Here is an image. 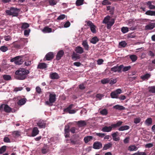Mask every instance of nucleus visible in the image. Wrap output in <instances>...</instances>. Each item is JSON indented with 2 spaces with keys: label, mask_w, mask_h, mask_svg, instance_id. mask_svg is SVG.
Returning a JSON list of instances; mask_svg holds the SVG:
<instances>
[{
  "label": "nucleus",
  "mask_w": 155,
  "mask_h": 155,
  "mask_svg": "<svg viewBox=\"0 0 155 155\" xmlns=\"http://www.w3.org/2000/svg\"><path fill=\"white\" fill-rule=\"evenodd\" d=\"M113 108L119 110H124L125 108L122 106L117 104L113 107Z\"/></svg>",
  "instance_id": "31"
},
{
  "label": "nucleus",
  "mask_w": 155,
  "mask_h": 155,
  "mask_svg": "<svg viewBox=\"0 0 155 155\" xmlns=\"http://www.w3.org/2000/svg\"><path fill=\"white\" fill-rule=\"evenodd\" d=\"M93 148L96 149H99L102 147V143L99 142H95L93 144Z\"/></svg>",
  "instance_id": "14"
},
{
  "label": "nucleus",
  "mask_w": 155,
  "mask_h": 155,
  "mask_svg": "<svg viewBox=\"0 0 155 155\" xmlns=\"http://www.w3.org/2000/svg\"><path fill=\"white\" fill-rule=\"evenodd\" d=\"M141 120L140 118L139 117L135 118L134 119V122L135 124H137L139 123Z\"/></svg>",
  "instance_id": "50"
},
{
  "label": "nucleus",
  "mask_w": 155,
  "mask_h": 155,
  "mask_svg": "<svg viewBox=\"0 0 155 155\" xmlns=\"http://www.w3.org/2000/svg\"><path fill=\"white\" fill-rule=\"evenodd\" d=\"M64 52L62 50H60L58 51L56 56V59L57 60H60L64 54Z\"/></svg>",
  "instance_id": "17"
},
{
  "label": "nucleus",
  "mask_w": 155,
  "mask_h": 155,
  "mask_svg": "<svg viewBox=\"0 0 155 155\" xmlns=\"http://www.w3.org/2000/svg\"><path fill=\"white\" fill-rule=\"evenodd\" d=\"M75 51L76 53L79 54H82L84 52V49L82 47L79 46L76 48Z\"/></svg>",
  "instance_id": "20"
},
{
  "label": "nucleus",
  "mask_w": 155,
  "mask_h": 155,
  "mask_svg": "<svg viewBox=\"0 0 155 155\" xmlns=\"http://www.w3.org/2000/svg\"><path fill=\"white\" fill-rule=\"evenodd\" d=\"M102 4L104 5H107L111 4V2L108 0H104L102 2Z\"/></svg>",
  "instance_id": "47"
},
{
  "label": "nucleus",
  "mask_w": 155,
  "mask_h": 155,
  "mask_svg": "<svg viewBox=\"0 0 155 155\" xmlns=\"http://www.w3.org/2000/svg\"><path fill=\"white\" fill-rule=\"evenodd\" d=\"M0 111L9 113L11 111L12 109L7 104H3L0 106Z\"/></svg>",
  "instance_id": "6"
},
{
  "label": "nucleus",
  "mask_w": 155,
  "mask_h": 155,
  "mask_svg": "<svg viewBox=\"0 0 155 155\" xmlns=\"http://www.w3.org/2000/svg\"><path fill=\"white\" fill-rule=\"evenodd\" d=\"M123 67L124 65L122 64L120 65L119 66H118V65H117L116 66L111 68H110V71L114 72H121V69Z\"/></svg>",
  "instance_id": "8"
},
{
  "label": "nucleus",
  "mask_w": 155,
  "mask_h": 155,
  "mask_svg": "<svg viewBox=\"0 0 155 155\" xmlns=\"http://www.w3.org/2000/svg\"><path fill=\"white\" fill-rule=\"evenodd\" d=\"M118 134V132H116L112 134L113 139L115 141H117L120 140V138L119 137H117Z\"/></svg>",
  "instance_id": "18"
},
{
  "label": "nucleus",
  "mask_w": 155,
  "mask_h": 155,
  "mask_svg": "<svg viewBox=\"0 0 155 155\" xmlns=\"http://www.w3.org/2000/svg\"><path fill=\"white\" fill-rule=\"evenodd\" d=\"M70 23L69 21H67L66 22L64 25V28H68L70 26Z\"/></svg>",
  "instance_id": "63"
},
{
  "label": "nucleus",
  "mask_w": 155,
  "mask_h": 155,
  "mask_svg": "<svg viewBox=\"0 0 155 155\" xmlns=\"http://www.w3.org/2000/svg\"><path fill=\"white\" fill-rule=\"evenodd\" d=\"M48 2L49 5L51 6L54 5L57 3V0H49Z\"/></svg>",
  "instance_id": "42"
},
{
  "label": "nucleus",
  "mask_w": 155,
  "mask_h": 155,
  "mask_svg": "<svg viewBox=\"0 0 155 155\" xmlns=\"http://www.w3.org/2000/svg\"><path fill=\"white\" fill-rule=\"evenodd\" d=\"M0 50L3 52H5L8 50V48L7 47L3 46L1 47Z\"/></svg>",
  "instance_id": "45"
},
{
  "label": "nucleus",
  "mask_w": 155,
  "mask_h": 155,
  "mask_svg": "<svg viewBox=\"0 0 155 155\" xmlns=\"http://www.w3.org/2000/svg\"><path fill=\"white\" fill-rule=\"evenodd\" d=\"M119 45L122 47H125L127 45V43L125 41H122L119 43Z\"/></svg>",
  "instance_id": "57"
},
{
  "label": "nucleus",
  "mask_w": 155,
  "mask_h": 155,
  "mask_svg": "<svg viewBox=\"0 0 155 155\" xmlns=\"http://www.w3.org/2000/svg\"><path fill=\"white\" fill-rule=\"evenodd\" d=\"M42 31L45 33H49L51 32L52 29L48 27H46L42 30Z\"/></svg>",
  "instance_id": "24"
},
{
  "label": "nucleus",
  "mask_w": 155,
  "mask_h": 155,
  "mask_svg": "<svg viewBox=\"0 0 155 155\" xmlns=\"http://www.w3.org/2000/svg\"><path fill=\"white\" fill-rule=\"evenodd\" d=\"M4 141L6 143H10L11 142L9 138L7 137H5L4 139Z\"/></svg>",
  "instance_id": "64"
},
{
  "label": "nucleus",
  "mask_w": 155,
  "mask_h": 155,
  "mask_svg": "<svg viewBox=\"0 0 155 155\" xmlns=\"http://www.w3.org/2000/svg\"><path fill=\"white\" fill-rule=\"evenodd\" d=\"M117 80L116 78L114 79H110L109 84H113L116 83Z\"/></svg>",
  "instance_id": "56"
},
{
  "label": "nucleus",
  "mask_w": 155,
  "mask_h": 155,
  "mask_svg": "<svg viewBox=\"0 0 155 155\" xmlns=\"http://www.w3.org/2000/svg\"><path fill=\"white\" fill-rule=\"evenodd\" d=\"M152 2L149 1L147 3V5L150 9H155V6L152 4Z\"/></svg>",
  "instance_id": "25"
},
{
  "label": "nucleus",
  "mask_w": 155,
  "mask_h": 155,
  "mask_svg": "<svg viewBox=\"0 0 155 155\" xmlns=\"http://www.w3.org/2000/svg\"><path fill=\"white\" fill-rule=\"evenodd\" d=\"M37 125L40 128H44L46 126V122L45 121L42 120H39L36 123Z\"/></svg>",
  "instance_id": "10"
},
{
  "label": "nucleus",
  "mask_w": 155,
  "mask_h": 155,
  "mask_svg": "<svg viewBox=\"0 0 155 155\" xmlns=\"http://www.w3.org/2000/svg\"><path fill=\"white\" fill-rule=\"evenodd\" d=\"M110 79L109 78H106L104 79L101 80V82L103 84H105L107 83H109Z\"/></svg>",
  "instance_id": "41"
},
{
  "label": "nucleus",
  "mask_w": 155,
  "mask_h": 155,
  "mask_svg": "<svg viewBox=\"0 0 155 155\" xmlns=\"http://www.w3.org/2000/svg\"><path fill=\"white\" fill-rule=\"evenodd\" d=\"M54 57L53 53L50 52L47 53L45 56L46 60L50 61Z\"/></svg>",
  "instance_id": "13"
},
{
  "label": "nucleus",
  "mask_w": 155,
  "mask_h": 155,
  "mask_svg": "<svg viewBox=\"0 0 155 155\" xmlns=\"http://www.w3.org/2000/svg\"><path fill=\"white\" fill-rule=\"evenodd\" d=\"M145 14L150 16H155V11H152L151 10L147 11L146 12Z\"/></svg>",
  "instance_id": "34"
},
{
  "label": "nucleus",
  "mask_w": 155,
  "mask_h": 155,
  "mask_svg": "<svg viewBox=\"0 0 155 155\" xmlns=\"http://www.w3.org/2000/svg\"><path fill=\"white\" fill-rule=\"evenodd\" d=\"M95 135L97 136L100 137L102 138L104 137L105 135V134L104 133H95Z\"/></svg>",
  "instance_id": "59"
},
{
  "label": "nucleus",
  "mask_w": 155,
  "mask_h": 155,
  "mask_svg": "<svg viewBox=\"0 0 155 155\" xmlns=\"http://www.w3.org/2000/svg\"><path fill=\"white\" fill-rule=\"evenodd\" d=\"M82 45L83 47L84 48L85 50H88L89 49V45L88 44L86 40L84 41L82 43Z\"/></svg>",
  "instance_id": "28"
},
{
  "label": "nucleus",
  "mask_w": 155,
  "mask_h": 155,
  "mask_svg": "<svg viewBox=\"0 0 155 155\" xmlns=\"http://www.w3.org/2000/svg\"><path fill=\"white\" fill-rule=\"evenodd\" d=\"M65 17V15L64 14H62L59 16L58 18L57 19L58 20H61L64 19Z\"/></svg>",
  "instance_id": "61"
},
{
  "label": "nucleus",
  "mask_w": 155,
  "mask_h": 155,
  "mask_svg": "<svg viewBox=\"0 0 155 155\" xmlns=\"http://www.w3.org/2000/svg\"><path fill=\"white\" fill-rule=\"evenodd\" d=\"M93 137L92 136H88L85 137L84 138V140L85 143H87L89 142L92 140Z\"/></svg>",
  "instance_id": "23"
},
{
  "label": "nucleus",
  "mask_w": 155,
  "mask_h": 155,
  "mask_svg": "<svg viewBox=\"0 0 155 155\" xmlns=\"http://www.w3.org/2000/svg\"><path fill=\"white\" fill-rule=\"evenodd\" d=\"M130 58L131 59L133 62H134L136 61L137 59V56L134 54H132L130 55Z\"/></svg>",
  "instance_id": "35"
},
{
  "label": "nucleus",
  "mask_w": 155,
  "mask_h": 155,
  "mask_svg": "<svg viewBox=\"0 0 155 155\" xmlns=\"http://www.w3.org/2000/svg\"><path fill=\"white\" fill-rule=\"evenodd\" d=\"M100 113L103 115H106L107 114V111L106 109H104L101 110Z\"/></svg>",
  "instance_id": "46"
},
{
  "label": "nucleus",
  "mask_w": 155,
  "mask_h": 155,
  "mask_svg": "<svg viewBox=\"0 0 155 155\" xmlns=\"http://www.w3.org/2000/svg\"><path fill=\"white\" fill-rule=\"evenodd\" d=\"M29 71L24 68H20L15 72V78L16 79L19 80H23L26 78L27 75L29 73Z\"/></svg>",
  "instance_id": "1"
},
{
  "label": "nucleus",
  "mask_w": 155,
  "mask_h": 155,
  "mask_svg": "<svg viewBox=\"0 0 155 155\" xmlns=\"http://www.w3.org/2000/svg\"><path fill=\"white\" fill-rule=\"evenodd\" d=\"M72 59L75 60L77 59H79L80 58V56L76 54H74L72 56Z\"/></svg>",
  "instance_id": "52"
},
{
  "label": "nucleus",
  "mask_w": 155,
  "mask_h": 155,
  "mask_svg": "<svg viewBox=\"0 0 155 155\" xmlns=\"http://www.w3.org/2000/svg\"><path fill=\"white\" fill-rule=\"evenodd\" d=\"M12 135L15 137H18L20 135V132L18 131H14L12 133Z\"/></svg>",
  "instance_id": "55"
},
{
  "label": "nucleus",
  "mask_w": 155,
  "mask_h": 155,
  "mask_svg": "<svg viewBox=\"0 0 155 155\" xmlns=\"http://www.w3.org/2000/svg\"><path fill=\"white\" fill-rule=\"evenodd\" d=\"M112 144L111 143H109L104 145L103 147V150H107L112 147Z\"/></svg>",
  "instance_id": "30"
},
{
  "label": "nucleus",
  "mask_w": 155,
  "mask_h": 155,
  "mask_svg": "<svg viewBox=\"0 0 155 155\" xmlns=\"http://www.w3.org/2000/svg\"><path fill=\"white\" fill-rule=\"evenodd\" d=\"M149 91L152 93H155V86L149 87H148Z\"/></svg>",
  "instance_id": "44"
},
{
  "label": "nucleus",
  "mask_w": 155,
  "mask_h": 155,
  "mask_svg": "<svg viewBox=\"0 0 155 155\" xmlns=\"http://www.w3.org/2000/svg\"><path fill=\"white\" fill-rule=\"evenodd\" d=\"M130 128V127L128 125H124L120 127L118 130L120 131H122L127 130Z\"/></svg>",
  "instance_id": "26"
},
{
  "label": "nucleus",
  "mask_w": 155,
  "mask_h": 155,
  "mask_svg": "<svg viewBox=\"0 0 155 155\" xmlns=\"http://www.w3.org/2000/svg\"><path fill=\"white\" fill-rule=\"evenodd\" d=\"M70 126L68 125H66L64 127L65 137L66 138L69 137V133L70 131L69 130Z\"/></svg>",
  "instance_id": "12"
},
{
  "label": "nucleus",
  "mask_w": 155,
  "mask_h": 155,
  "mask_svg": "<svg viewBox=\"0 0 155 155\" xmlns=\"http://www.w3.org/2000/svg\"><path fill=\"white\" fill-rule=\"evenodd\" d=\"M26 101V99L25 98H21L18 100L17 104L19 106H22L25 103Z\"/></svg>",
  "instance_id": "22"
},
{
  "label": "nucleus",
  "mask_w": 155,
  "mask_h": 155,
  "mask_svg": "<svg viewBox=\"0 0 155 155\" xmlns=\"http://www.w3.org/2000/svg\"><path fill=\"white\" fill-rule=\"evenodd\" d=\"M113 128V127L112 126V125L111 126L107 127L105 126L102 128L101 130L103 132H110L112 130V129Z\"/></svg>",
  "instance_id": "15"
},
{
  "label": "nucleus",
  "mask_w": 155,
  "mask_h": 155,
  "mask_svg": "<svg viewBox=\"0 0 155 155\" xmlns=\"http://www.w3.org/2000/svg\"><path fill=\"white\" fill-rule=\"evenodd\" d=\"M29 25L28 23H22V25L21 27V28L22 29H25L29 27Z\"/></svg>",
  "instance_id": "43"
},
{
  "label": "nucleus",
  "mask_w": 155,
  "mask_h": 155,
  "mask_svg": "<svg viewBox=\"0 0 155 155\" xmlns=\"http://www.w3.org/2000/svg\"><path fill=\"white\" fill-rule=\"evenodd\" d=\"M150 75L149 74H147L143 75L141 76V78L143 80H145L148 79L150 77Z\"/></svg>",
  "instance_id": "36"
},
{
  "label": "nucleus",
  "mask_w": 155,
  "mask_h": 155,
  "mask_svg": "<svg viewBox=\"0 0 155 155\" xmlns=\"http://www.w3.org/2000/svg\"><path fill=\"white\" fill-rule=\"evenodd\" d=\"M18 9L17 8H11L10 10H6V13L8 15L17 16L18 15Z\"/></svg>",
  "instance_id": "4"
},
{
  "label": "nucleus",
  "mask_w": 155,
  "mask_h": 155,
  "mask_svg": "<svg viewBox=\"0 0 155 155\" xmlns=\"http://www.w3.org/2000/svg\"><path fill=\"white\" fill-rule=\"evenodd\" d=\"M127 23L128 25L131 26L134 25V23L133 20L130 19L127 21Z\"/></svg>",
  "instance_id": "48"
},
{
  "label": "nucleus",
  "mask_w": 155,
  "mask_h": 155,
  "mask_svg": "<svg viewBox=\"0 0 155 155\" xmlns=\"http://www.w3.org/2000/svg\"><path fill=\"white\" fill-rule=\"evenodd\" d=\"M6 150L5 146H3L0 149V154H2L5 152Z\"/></svg>",
  "instance_id": "54"
},
{
  "label": "nucleus",
  "mask_w": 155,
  "mask_h": 155,
  "mask_svg": "<svg viewBox=\"0 0 155 155\" xmlns=\"http://www.w3.org/2000/svg\"><path fill=\"white\" fill-rule=\"evenodd\" d=\"M121 92V90L120 89H118L111 93L110 96L111 97L113 98H118V94H120Z\"/></svg>",
  "instance_id": "7"
},
{
  "label": "nucleus",
  "mask_w": 155,
  "mask_h": 155,
  "mask_svg": "<svg viewBox=\"0 0 155 155\" xmlns=\"http://www.w3.org/2000/svg\"><path fill=\"white\" fill-rule=\"evenodd\" d=\"M121 31L123 33L125 34L128 31L129 28L127 27H123L121 28Z\"/></svg>",
  "instance_id": "39"
},
{
  "label": "nucleus",
  "mask_w": 155,
  "mask_h": 155,
  "mask_svg": "<svg viewBox=\"0 0 155 155\" xmlns=\"http://www.w3.org/2000/svg\"><path fill=\"white\" fill-rule=\"evenodd\" d=\"M43 154H45L48 151V149L46 147H44L41 150Z\"/></svg>",
  "instance_id": "49"
},
{
  "label": "nucleus",
  "mask_w": 155,
  "mask_h": 155,
  "mask_svg": "<svg viewBox=\"0 0 155 155\" xmlns=\"http://www.w3.org/2000/svg\"><path fill=\"white\" fill-rule=\"evenodd\" d=\"M155 27L154 24H149L145 26V28L147 30H151L153 29Z\"/></svg>",
  "instance_id": "33"
},
{
  "label": "nucleus",
  "mask_w": 155,
  "mask_h": 155,
  "mask_svg": "<svg viewBox=\"0 0 155 155\" xmlns=\"http://www.w3.org/2000/svg\"><path fill=\"white\" fill-rule=\"evenodd\" d=\"M103 23H107V27L108 29H110L114 23V20L111 18L110 16H108L105 17L103 21Z\"/></svg>",
  "instance_id": "3"
},
{
  "label": "nucleus",
  "mask_w": 155,
  "mask_h": 155,
  "mask_svg": "<svg viewBox=\"0 0 155 155\" xmlns=\"http://www.w3.org/2000/svg\"><path fill=\"white\" fill-rule=\"evenodd\" d=\"M123 122L121 121H118L116 124H112V126L113 128H115L117 127H119L122 124Z\"/></svg>",
  "instance_id": "32"
},
{
  "label": "nucleus",
  "mask_w": 155,
  "mask_h": 155,
  "mask_svg": "<svg viewBox=\"0 0 155 155\" xmlns=\"http://www.w3.org/2000/svg\"><path fill=\"white\" fill-rule=\"evenodd\" d=\"M39 132L38 130L37 127H34L32 130V137H35L38 135Z\"/></svg>",
  "instance_id": "19"
},
{
  "label": "nucleus",
  "mask_w": 155,
  "mask_h": 155,
  "mask_svg": "<svg viewBox=\"0 0 155 155\" xmlns=\"http://www.w3.org/2000/svg\"><path fill=\"white\" fill-rule=\"evenodd\" d=\"M49 94L48 100L46 101L45 104L49 106H51L53 105V104L56 101V94L54 92H47V94Z\"/></svg>",
  "instance_id": "2"
},
{
  "label": "nucleus",
  "mask_w": 155,
  "mask_h": 155,
  "mask_svg": "<svg viewBox=\"0 0 155 155\" xmlns=\"http://www.w3.org/2000/svg\"><path fill=\"white\" fill-rule=\"evenodd\" d=\"M152 123V120L151 118H149L146 120L145 121V124L147 126H149Z\"/></svg>",
  "instance_id": "27"
},
{
  "label": "nucleus",
  "mask_w": 155,
  "mask_h": 155,
  "mask_svg": "<svg viewBox=\"0 0 155 155\" xmlns=\"http://www.w3.org/2000/svg\"><path fill=\"white\" fill-rule=\"evenodd\" d=\"M98 41L99 39L97 37H94L91 39L90 42L93 44H95Z\"/></svg>",
  "instance_id": "37"
},
{
  "label": "nucleus",
  "mask_w": 155,
  "mask_h": 155,
  "mask_svg": "<svg viewBox=\"0 0 155 155\" xmlns=\"http://www.w3.org/2000/svg\"><path fill=\"white\" fill-rule=\"evenodd\" d=\"M76 123L78 127H84L86 125L87 122L86 121L81 120L76 122Z\"/></svg>",
  "instance_id": "11"
},
{
  "label": "nucleus",
  "mask_w": 155,
  "mask_h": 155,
  "mask_svg": "<svg viewBox=\"0 0 155 155\" xmlns=\"http://www.w3.org/2000/svg\"><path fill=\"white\" fill-rule=\"evenodd\" d=\"M22 56H18L12 58L10 61L11 62H15V63L17 65H21L22 64L23 60L22 58Z\"/></svg>",
  "instance_id": "5"
},
{
  "label": "nucleus",
  "mask_w": 155,
  "mask_h": 155,
  "mask_svg": "<svg viewBox=\"0 0 155 155\" xmlns=\"http://www.w3.org/2000/svg\"><path fill=\"white\" fill-rule=\"evenodd\" d=\"M138 148L135 145H130L128 147V150L130 151H135L137 150Z\"/></svg>",
  "instance_id": "29"
},
{
  "label": "nucleus",
  "mask_w": 155,
  "mask_h": 155,
  "mask_svg": "<svg viewBox=\"0 0 155 155\" xmlns=\"http://www.w3.org/2000/svg\"><path fill=\"white\" fill-rule=\"evenodd\" d=\"M36 92L39 94H40L42 93V91L41 89L39 86H37L35 88Z\"/></svg>",
  "instance_id": "58"
},
{
  "label": "nucleus",
  "mask_w": 155,
  "mask_h": 155,
  "mask_svg": "<svg viewBox=\"0 0 155 155\" xmlns=\"http://www.w3.org/2000/svg\"><path fill=\"white\" fill-rule=\"evenodd\" d=\"M30 31V30L29 29L25 30L24 32V34L26 36H28L29 35Z\"/></svg>",
  "instance_id": "60"
},
{
  "label": "nucleus",
  "mask_w": 155,
  "mask_h": 155,
  "mask_svg": "<svg viewBox=\"0 0 155 155\" xmlns=\"http://www.w3.org/2000/svg\"><path fill=\"white\" fill-rule=\"evenodd\" d=\"M77 130H78V129L77 128L74 127H73L71 128L70 131L72 134H74L77 132L76 131Z\"/></svg>",
  "instance_id": "53"
},
{
  "label": "nucleus",
  "mask_w": 155,
  "mask_h": 155,
  "mask_svg": "<svg viewBox=\"0 0 155 155\" xmlns=\"http://www.w3.org/2000/svg\"><path fill=\"white\" fill-rule=\"evenodd\" d=\"M87 25L90 27L91 30L93 33H95L96 32V27L91 21H87Z\"/></svg>",
  "instance_id": "9"
},
{
  "label": "nucleus",
  "mask_w": 155,
  "mask_h": 155,
  "mask_svg": "<svg viewBox=\"0 0 155 155\" xmlns=\"http://www.w3.org/2000/svg\"><path fill=\"white\" fill-rule=\"evenodd\" d=\"M47 68L46 64L44 63H39L38 65L37 68L40 69H45Z\"/></svg>",
  "instance_id": "21"
},
{
  "label": "nucleus",
  "mask_w": 155,
  "mask_h": 155,
  "mask_svg": "<svg viewBox=\"0 0 155 155\" xmlns=\"http://www.w3.org/2000/svg\"><path fill=\"white\" fill-rule=\"evenodd\" d=\"M3 78L4 80L5 81H8L11 80V77L10 75H4Z\"/></svg>",
  "instance_id": "40"
},
{
  "label": "nucleus",
  "mask_w": 155,
  "mask_h": 155,
  "mask_svg": "<svg viewBox=\"0 0 155 155\" xmlns=\"http://www.w3.org/2000/svg\"><path fill=\"white\" fill-rule=\"evenodd\" d=\"M50 77L52 79H57L59 78V76L56 73L52 72L50 73Z\"/></svg>",
  "instance_id": "16"
},
{
  "label": "nucleus",
  "mask_w": 155,
  "mask_h": 155,
  "mask_svg": "<svg viewBox=\"0 0 155 155\" xmlns=\"http://www.w3.org/2000/svg\"><path fill=\"white\" fill-rule=\"evenodd\" d=\"M84 0H77L76 5L77 6H80L83 4Z\"/></svg>",
  "instance_id": "38"
},
{
  "label": "nucleus",
  "mask_w": 155,
  "mask_h": 155,
  "mask_svg": "<svg viewBox=\"0 0 155 155\" xmlns=\"http://www.w3.org/2000/svg\"><path fill=\"white\" fill-rule=\"evenodd\" d=\"M96 96L97 98L99 100H101L102 97H104V95L101 94H98L96 95Z\"/></svg>",
  "instance_id": "62"
},
{
  "label": "nucleus",
  "mask_w": 155,
  "mask_h": 155,
  "mask_svg": "<svg viewBox=\"0 0 155 155\" xmlns=\"http://www.w3.org/2000/svg\"><path fill=\"white\" fill-rule=\"evenodd\" d=\"M131 68V67L130 66L126 67H124H124L122 68H123V71L124 72L127 71L129 70Z\"/></svg>",
  "instance_id": "51"
}]
</instances>
